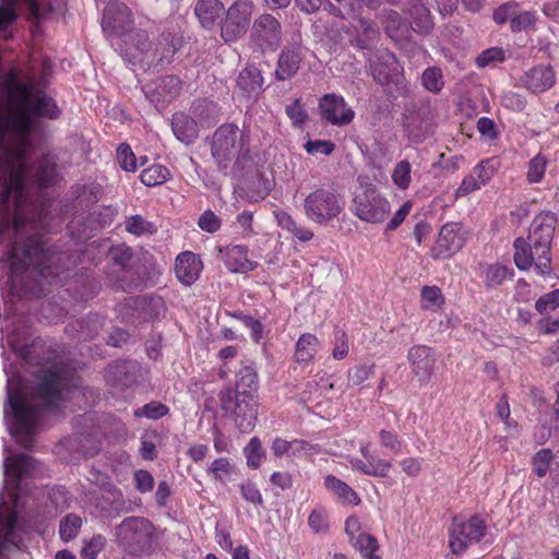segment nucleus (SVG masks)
Here are the masks:
<instances>
[{
  "label": "nucleus",
  "instance_id": "c756f323",
  "mask_svg": "<svg viewBox=\"0 0 559 559\" xmlns=\"http://www.w3.org/2000/svg\"><path fill=\"white\" fill-rule=\"evenodd\" d=\"M171 128L176 138L185 144H190L198 138L197 122L185 112L174 114Z\"/></svg>",
  "mask_w": 559,
  "mask_h": 559
},
{
  "label": "nucleus",
  "instance_id": "ea45409f",
  "mask_svg": "<svg viewBox=\"0 0 559 559\" xmlns=\"http://www.w3.org/2000/svg\"><path fill=\"white\" fill-rule=\"evenodd\" d=\"M512 275V270L500 263L489 264L485 270V285L488 288L500 286Z\"/></svg>",
  "mask_w": 559,
  "mask_h": 559
},
{
  "label": "nucleus",
  "instance_id": "2f4dec72",
  "mask_svg": "<svg viewBox=\"0 0 559 559\" xmlns=\"http://www.w3.org/2000/svg\"><path fill=\"white\" fill-rule=\"evenodd\" d=\"M324 486L336 496L338 501L343 504L357 506L360 503V498L357 492L352 489L345 481L338 479L334 475H328L324 478Z\"/></svg>",
  "mask_w": 559,
  "mask_h": 559
},
{
  "label": "nucleus",
  "instance_id": "e2e57ef3",
  "mask_svg": "<svg viewBox=\"0 0 559 559\" xmlns=\"http://www.w3.org/2000/svg\"><path fill=\"white\" fill-rule=\"evenodd\" d=\"M305 150L309 154L331 155L335 150V144L326 140H309L305 144Z\"/></svg>",
  "mask_w": 559,
  "mask_h": 559
},
{
  "label": "nucleus",
  "instance_id": "864d4df0",
  "mask_svg": "<svg viewBox=\"0 0 559 559\" xmlns=\"http://www.w3.org/2000/svg\"><path fill=\"white\" fill-rule=\"evenodd\" d=\"M117 159L123 170L134 171L136 169V157L128 144H121L117 148Z\"/></svg>",
  "mask_w": 559,
  "mask_h": 559
},
{
  "label": "nucleus",
  "instance_id": "473e14b6",
  "mask_svg": "<svg viewBox=\"0 0 559 559\" xmlns=\"http://www.w3.org/2000/svg\"><path fill=\"white\" fill-rule=\"evenodd\" d=\"M409 15L415 31L421 34H427L432 29L433 22L430 10L426 7L423 0L411 1Z\"/></svg>",
  "mask_w": 559,
  "mask_h": 559
},
{
  "label": "nucleus",
  "instance_id": "2eb2a0df",
  "mask_svg": "<svg viewBox=\"0 0 559 559\" xmlns=\"http://www.w3.org/2000/svg\"><path fill=\"white\" fill-rule=\"evenodd\" d=\"M132 13L121 2L109 3L103 14L102 27L108 37L122 38L131 28Z\"/></svg>",
  "mask_w": 559,
  "mask_h": 559
},
{
  "label": "nucleus",
  "instance_id": "0eeeda50",
  "mask_svg": "<svg viewBox=\"0 0 559 559\" xmlns=\"http://www.w3.org/2000/svg\"><path fill=\"white\" fill-rule=\"evenodd\" d=\"M487 530L486 521L477 514L467 520L453 518L449 530L451 551L454 555L464 552L468 545L479 543L486 536Z\"/></svg>",
  "mask_w": 559,
  "mask_h": 559
},
{
  "label": "nucleus",
  "instance_id": "9d476101",
  "mask_svg": "<svg viewBox=\"0 0 559 559\" xmlns=\"http://www.w3.org/2000/svg\"><path fill=\"white\" fill-rule=\"evenodd\" d=\"M222 408L233 414L234 421L241 432H250L257 421V409L253 400L246 396L234 395L231 389L219 394Z\"/></svg>",
  "mask_w": 559,
  "mask_h": 559
},
{
  "label": "nucleus",
  "instance_id": "a19ab883",
  "mask_svg": "<svg viewBox=\"0 0 559 559\" xmlns=\"http://www.w3.org/2000/svg\"><path fill=\"white\" fill-rule=\"evenodd\" d=\"M82 527V519L74 514L69 513L60 520L59 535L63 542L74 539Z\"/></svg>",
  "mask_w": 559,
  "mask_h": 559
},
{
  "label": "nucleus",
  "instance_id": "69168bd1",
  "mask_svg": "<svg viewBox=\"0 0 559 559\" xmlns=\"http://www.w3.org/2000/svg\"><path fill=\"white\" fill-rule=\"evenodd\" d=\"M230 471L231 465L229 460L226 457H219L212 463L209 473L213 476L215 480L224 483L225 480L223 475H229Z\"/></svg>",
  "mask_w": 559,
  "mask_h": 559
},
{
  "label": "nucleus",
  "instance_id": "8fccbe9b",
  "mask_svg": "<svg viewBox=\"0 0 559 559\" xmlns=\"http://www.w3.org/2000/svg\"><path fill=\"white\" fill-rule=\"evenodd\" d=\"M554 455L551 450L549 449H542L539 450L532 459V464L535 474L538 477L546 476L549 465L552 462Z\"/></svg>",
  "mask_w": 559,
  "mask_h": 559
},
{
  "label": "nucleus",
  "instance_id": "f704fd0d",
  "mask_svg": "<svg viewBox=\"0 0 559 559\" xmlns=\"http://www.w3.org/2000/svg\"><path fill=\"white\" fill-rule=\"evenodd\" d=\"M73 194L76 197L78 204L81 207H90L95 204L102 197L103 189L99 183L78 185L72 188Z\"/></svg>",
  "mask_w": 559,
  "mask_h": 559
},
{
  "label": "nucleus",
  "instance_id": "f8f14e48",
  "mask_svg": "<svg viewBox=\"0 0 559 559\" xmlns=\"http://www.w3.org/2000/svg\"><path fill=\"white\" fill-rule=\"evenodd\" d=\"M252 11L251 0H236L228 8L226 19L221 27V35L225 41H235L246 33Z\"/></svg>",
  "mask_w": 559,
  "mask_h": 559
},
{
  "label": "nucleus",
  "instance_id": "bf43d9fd",
  "mask_svg": "<svg viewBox=\"0 0 559 559\" xmlns=\"http://www.w3.org/2000/svg\"><path fill=\"white\" fill-rule=\"evenodd\" d=\"M379 441L382 448L389 450L394 454H397L402 449V441L399 439V436L393 431L382 429L379 432Z\"/></svg>",
  "mask_w": 559,
  "mask_h": 559
},
{
  "label": "nucleus",
  "instance_id": "bb28decb",
  "mask_svg": "<svg viewBox=\"0 0 559 559\" xmlns=\"http://www.w3.org/2000/svg\"><path fill=\"white\" fill-rule=\"evenodd\" d=\"M380 23L385 34L394 41L402 40L408 34V23L394 10H383L380 14Z\"/></svg>",
  "mask_w": 559,
  "mask_h": 559
},
{
  "label": "nucleus",
  "instance_id": "ddd939ff",
  "mask_svg": "<svg viewBox=\"0 0 559 559\" xmlns=\"http://www.w3.org/2000/svg\"><path fill=\"white\" fill-rule=\"evenodd\" d=\"M402 116L404 132L411 141L420 143L431 133L432 119L428 106L409 104Z\"/></svg>",
  "mask_w": 559,
  "mask_h": 559
},
{
  "label": "nucleus",
  "instance_id": "c85d7f7f",
  "mask_svg": "<svg viewBox=\"0 0 559 559\" xmlns=\"http://www.w3.org/2000/svg\"><path fill=\"white\" fill-rule=\"evenodd\" d=\"M262 84L261 71L254 66L246 67L237 79V86L247 98L257 95L262 88Z\"/></svg>",
  "mask_w": 559,
  "mask_h": 559
},
{
  "label": "nucleus",
  "instance_id": "49530a36",
  "mask_svg": "<svg viewBox=\"0 0 559 559\" xmlns=\"http://www.w3.org/2000/svg\"><path fill=\"white\" fill-rule=\"evenodd\" d=\"M245 454L249 467L255 469L260 466L262 457L264 456V450L258 437L250 439L249 443L245 448Z\"/></svg>",
  "mask_w": 559,
  "mask_h": 559
},
{
  "label": "nucleus",
  "instance_id": "a211bd4d",
  "mask_svg": "<svg viewBox=\"0 0 559 559\" xmlns=\"http://www.w3.org/2000/svg\"><path fill=\"white\" fill-rule=\"evenodd\" d=\"M121 53L131 63L151 60V41L144 29H130L122 38Z\"/></svg>",
  "mask_w": 559,
  "mask_h": 559
},
{
  "label": "nucleus",
  "instance_id": "aec40b11",
  "mask_svg": "<svg viewBox=\"0 0 559 559\" xmlns=\"http://www.w3.org/2000/svg\"><path fill=\"white\" fill-rule=\"evenodd\" d=\"M183 37L176 29H165L160 33L154 50L151 49V60H156V64L164 67L169 64L176 52L182 47Z\"/></svg>",
  "mask_w": 559,
  "mask_h": 559
},
{
  "label": "nucleus",
  "instance_id": "5701e85b",
  "mask_svg": "<svg viewBox=\"0 0 559 559\" xmlns=\"http://www.w3.org/2000/svg\"><path fill=\"white\" fill-rule=\"evenodd\" d=\"M302 58V50L299 45L285 46L278 56L275 78L278 81L293 78L298 72Z\"/></svg>",
  "mask_w": 559,
  "mask_h": 559
},
{
  "label": "nucleus",
  "instance_id": "7c9ffc66",
  "mask_svg": "<svg viewBox=\"0 0 559 559\" xmlns=\"http://www.w3.org/2000/svg\"><path fill=\"white\" fill-rule=\"evenodd\" d=\"M258 376L251 366H243L237 372L234 395L246 396L253 400L258 391Z\"/></svg>",
  "mask_w": 559,
  "mask_h": 559
},
{
  "label": "nucleus",
  "instance_id": "cd10ccee",
  "mask_svg": "<svg viewBox=\"0 0 559 559\" xmlns=\"http://www.w3.org/2000/svg\"><path fill=\"white\" fill-rule=\"evenodd\" d=\"M354 28L357 33L355 39L356 46L360 49H370L380 37V32L376 23L364 16L355 19Z\"/></svg>",
  "mask_w": 559,
  "mask_h": 559
},
{
  "label": "nucleus",
  "instance_id": "f3484780",
  "mask_svg": "<svg viewBox=\"0 0 559 559\" xmlns=\"http://www.w3.org/2000/svg\"><path fill=\"white\" fill-rule=\"evenodd\" d=\"M465 233L459 223L444 224L439 233L433 248V258H448L462 249L465 243Z\"/></svg>",
  "mask_w": 559,
  "mask_h": 559
},
{
  "label": "nucleus",
  "instance_id": "4d7b16f0",
  "mask_svg": "<svg viewBox=\"0 0 559 559\" xmlns=\"http://www.w3.org/2000/svg\"><path fill=\"white\" fill-rule=\"evenodd\" d=\"M504 50L500 47H491L484 50L477 58L476 64L479 68H485L492 62H501L504 60Z\"/></svg>",
  "mask_w": 559,
  "mask_h": 559
},
{
  "label": "nucleus",
  "instance_id": "e433bc0d",
  "mask_svg": "<svg viewBox=\"0 0 559 559\" xmlns=\"http://www.w3.org/2000/svg\"><path fill=\"white\" fill-rule=\"evenodd\" d=\"M277 224L287 231L292 233L297 239L300 241H308L313 237V233L301 226L298 225L294 218L286 212H277L275 214Z\"/></svg>",
  "mask_w": 559,
  "mask_h": 559
},
{
  "label": "nucleus",
  "instance_id": "6e6552de",
  "mask_svg": "<svg viewBox=\"0 0 559 559\" xmlns=\"http://www.w3.org/2000/svg\"><path fill=\"white\" fill-rule=\"evenodd\" d=\"M354 214L370 224L384 222L391 212L389 201L373 187L368 186L354 198Z\"/></svg>",
  "mask_w": 559,
  "mask_h": 559
},
{
  "label": "nucleus",
  "instance_id": "dca6fc26",
  "mask_svg": "<svg viewBox=\"0 0 559 559\" xmlns=\"http://www.w3.org/2000/svg\"><path fill=\"white\" fill-rule=\"evenodd\" d=\"M319 109L321 117L333 126H347L355 117V111L346 104L344 97L334 93L321 97Z\"/></svg>",
  "mask_w": 559,
  "mask_h": 559
},
{
  "label": "nucleus",
  "instance_id": "de8ad7c7",
  "mask_svg": "<svg viewBox=\"0 0 559 559\" xmlns=\"http://www.w3.org/2000/svg\"><path fill=\"white\" fill-rule=\"evenodd\" d=\"M16 526V514L0 515V554L4 550L7 543L11 540L13 530Z\"/></svg>",
  "mask_w": 559,
  "mask_h": 559
},
{
  "label": "nucleus",
  "instance_id": "5fc2aeb1",
  "mask_svg": "<svg viewBox=\"0 0 559 559\" xmlns=\"http://www.w3.org/2000/svg\"><path fill=\"white\" fill-rule=\"evenodd\" d=\"M536 16L534 12L525 11L520 14L514 13L511 20V31L513 33H520L526 31L535 25Z\"/></svg>",
  "mask_w": 559,
  "mask_h": 559
},
{
  "label": "nucleus",
  "instance_id": "052dcab7",
  "mask_svg": "<svg viewBox=\"0 0 559 559\" xmlns=\"http://www.w3.org/2000/svg\"><path fill=\"white\" fill-rule=\"evenodd\" d=\"M240 492L242 498L255 506H262L263 504V498L258 489L257 485L250 480L240 484Z\"/></svg>",
  "mask_w": 559,
  "mask_h": 559
},
{
  "label": "nucleus",
  "instance_id": "f03ea898",
  "mask_svg": "<svg viewBox=\"0 0 559 559\" xmlns=\"http://www.w3.org/2000/svg\"><path fill=\"white\" fill-rule=\"evenodd\" d=\"M64 379L58 371H43L28 395L13 392L8 380V400L4 416L11 435L23 448L31 450L40 417L46 411L56 409L62 400Z\"/></svg>",
  "mask_w": 559,
  "mask_h": 559
},
{
  "label": "nucleus",
  "instance_id": "393cba45",
  "mask_svg": "<svg viewBox=\"0 0 559 559\" xmlns=\"http://www.w3.org/2000/svg\"><path fill=\"white\" fill-rule=\"evenodd\" d=\"M225 12L219 0H198L194 14L204 28H212Z\"/></svg>",
  "mask_w": 559,
  "mask_h": 559
},
{
  "label": "nucleus",
  "instance_id": "79ce46f5",
  "mask_svg": "<svg viewBox=\"0 0 559 559\" xmlns=\"http://www.w3.org/2000/svg\"><path fill=\"white\" fill-rule=\"evenodd\" d=\"M169 413V407L162 402L152 401L134 411V417L157 420Z\"/></svg>",
  "mask_w": 559,
  "mask_h": 559
},
{
  "label": "nucleus",
  "instance_id": "3c124183",
  "mask_svg": "<svg viewBox=\"0 0 559 559\" xmlns=\"http://www.w3.org/2000/svg\"><path fill=\"white\" fill-rule=\"evenodd\" d=\"M105 546L106 538L100 534L94 535L91 539L84 540L81 556L83 559H96Z\"/></svg>",
  "mask_w": 559,
  "mask_h": 559
},
{
  "label": "nucleus",
  "instance_id": "6e6d98bb",
  "mask_svg": "<svg viewBox=\"0 0 559 559\" xmlns=\"http://www.w3.org/2000/svg\"><path fill=\"white\" fill-rule=\"evenodd\" d=\"M420 296L426 309L439 307L443 302L441 289L437 286H424Z\"/></svg>",
  "mask_w": 559,
  "mask_h": 559
},
{
  "label": "nucleus",
  "instance_id": "a878e982",
  "mask_svg": "<svg viewBox=\"0 0 559 559\" xmlns=\"http://www.w3.org/2000/svg\"><path fill=\"white\" fill-rule=\"evenodd\" d=\"M225 264L227 269L234 273H247L257 267V262L248 258V250L241 245L227 248Z\"/></svg>",
  "mask_w": 559,
  "mask_h": 559
},
{
  "label": "nucleus",
  "instance_id": "412c9836",
  "mask_svg": "<svg viewBox=\"0 0 559 559\" xmlns=\"http://www.w3.org/2000/svg\"><path fill=\"white\" fill-rule=\"evenodd\" d=\"M140 369L134 360L115 362L106 371V382L120 390L131 388L139 381Z\"/></svg>",
  "mask_w": 559,
  "mask_h": 559
},
{
  "label": "nucleus",
  "instance_id": "7ed1b4c3",
  "mask_svg": "<svg viewBox=\"0 0 559 559\" xmlns=\"http://www.w3.org/2000/svg\"><path fill=\"white\" fill-rule=\"evenodd\" d=\"M557 217L551 212L538 214L532 222L527 239L514 240V263L520 270L534 271L546 276L551 269V241L556 229Z\"/></svg>",
  "mask_w": 559,
  "mask_h": 559
},
{
  "label": "nucleus",
  "instance_id": "39448f33",
  "mask_svg": "<svg viewBox=\"0 0 559 559\" xmlns=\"http://www.w3.org/2000/svg\"><path fill=\"white\" fill-rule=\"evenodd\" d=\"M370 71L373 80L384 88L386 94L392 97L408 94L409 88L403 75V69L395 55L389 50L377 53L376 60L370 63Z\"/></svg>",
  "mask_w": 559,
  "mask_h": 559
},
{
  "label": "nucleus",
  "instance_id": "c03bdc74",
  "mask_svg": "<svg viewBox=\"0 0 559 559\" xmlns=\"http://www.w3.org/2000/svg\"><path fill=\"white\" fill-rule=\"evenodd\" d=\"M547 164L548 158L540 153L530 160L526 174V178L530 183H537L542 181Z\"/></svg>",
  "mask_w": 559,
  "mask_h": 559
},
{
  "label": "nucleus",
  "instance_id": "338daca9",
  "mask_svg": "<svg viewBox=\"0 0 559 559\" xmlns=\"http://www.w3.org/2000/svg\"><path fill=\"white\" fill-rule=\"evenodd\" d=\"M501 104L513 111H522L526 102L523 96L514 92H507L501 97Z\"/></svg>",
  "mask_w": 559,
  "mask_h": 559
},
{
  "label": "nucleus",
  "instance_id": "774afa93",
  "mask_svg": "<svg viewBox=\"0 0 559 559\" xmlns=\"http://www.w3.org/2000/svg\"><path fill=\"white\" fill-rule=\"evenodd\" d=\"M515 8H516V5L511 2H507V3H503L500 7H498L493 11L495 22L497 24H504L508 21L511 23V20L515 13Z\"/></svg>",
  "mask_w": 559,
  "mask_h": 559
},
{
  "label": "nucleus",
  "instance_id": "13d9d810",
  "mask_svg": "<svg viewBox=\"0 0 559 559\" xmlns=\"http://www.w3.org/2000/svg\"><path fill=\"white\" fill-rule=\"evenodd\" d=\"M559 307V289L545 294L535 304V308L539 313L552 311Z\"/></svg>",
  "mask_w": 559,
  "mask_h": 559
},
{
  "label": "nucleus",
  "instance_id": "72a5a7b5",
  "mask_svg": "<svg viewBox=\"0 0 559 559\" xmlns=\"http://www.w3.org/2000/svg\"><path fill=\"white\" fill-rule=\"evenodd\" d=\"M365 463L359 459H352L349 461L350 466L355 471H359L364 475L373 477H386L391 468V463L386 460H378L374 463L369 460Z\"/></svg>",
  "mask_w": 559,
  "mask_h": 559
},
{
  "label": "nucleus",
  "instance_id": "4c0bfd02",
  "mask_svg": "<svg viewBox=\"0 0 559 559\" xmlns=\"http://www.w3.org/2000/svg\"><path fill=\"white\" fill-rule=\"evenodd\" d=\"M350 544L365 559H381L379 556L374 555L379 546L373 536L361 533L358 534L357 537H352Z\"/></svg>",
  "mask_w": 559,
  "mask_h": 559
},
{
  "label": "nucleus",
  "instance_id": "c9c22d12",
  "mask_svg": "<svg viewBox=\"0 0 559 559\" xmlns=\"http://www.w3.org/2000/svg\"><path fill=\"white\" fill-rule=\"evenodd\" d=\"M319 341L310 333L302 334L296 344L295 358L298 362H309L318 352Z\"/></svg>",
  "mask_w": 559,
  "mask_h": 559
},
{
  "label": "nucleus",
  "instance_id": "b1692460",
  "mask_svg": "<svg viewBox=\"0 0 559 559\" xmlns=\"http://www.w3.org/2000/svg\"><path fill=\"white\" fill-rule=\"evenodd\" d=\"M201 270L202 262L193 252H181L176 259V276L185 286L192 285L199 278Z\"/></svg>",
  "mask_w": 559,
  "mask_h": 559
},
{
  "label": "nucleus",
  "instance_id": "0e129e2a",
  "mask_svg": "<svg viewBox=\"0 0 559 559\" xmlns=\"http://www.w3.org/2000/svg\"><path fill=\"white\" fill-rule=\"evenodd\" d=\"M286 114L293 121V124L297 127H301L308 118L299 99H295L290 105L286 106Z\"/></svg>",
  "mask_w": 559,
  "mask_h": 559
},
{
  "label": "nucleus",
  "instance_id": "4be33fe9",
  "mask_svg": "<svg viewBox=\"0 0 559 559\" xmlns=\"http://www.w3.org/2000/svg\"><path fill=\"white\" fill-rule=\"evenodd\" d=\"M520 82L530 92L538 94L552 87L556 76L550 66L539 64L526 71Z\"/></svg>",
  "mask_w": 559,
  "mask_h": 559
},
{
  "label": "nucleus",
  "instance_id": "09e8293b",
  "mask_svg": "<svg viewBox=\"0 0 559 559\" xmlns=\"http://www.w3.org/2000/svg\"><path fill=\"white\" fill-rule=\"evenodd\" d=\"M411 164L408 160L399 162L392 173V181L400 189H407L411 183Z\"/></svg>",
  "mask_w": 559,
  "mask_h": 559
},
{
  "label": "nucleus",
  "instance_id": "9b49d317",
  "mask_svg": "<svg viewBox=\"0 0 559 559\" xmlns=\"http://www.w3.org/2000/svg\"><path fill=\"white\" fill-rule=\"evenodd\" d=\"M282 26L270 13L258 16L252 24L250 39L254 50L275 51L282 41Z\"/></svg>",
  "mask_w": 559,
  "mask_h": 559
},
{
  "label": "nucleus",
  "instance_id": "37998d69",
  "mask_svg": "<svg viewBox=\"0 0 559 559\" xmlns=\"http://www.w3.org/2000/svg\"><path fill=\"white\" fill-rule=\"evenodd\" d=\"M421 82L427 91L431 93L440 92L443 87V76L441 69L438 67L427 68L423 73Z\"/></svg>",
  "mask_w": 559,
  "mask_h": 559
},
{
  "label": "nucleus",
  "instance_id": "423d86ee",
  "mask_svg": "<svg viewBox=\"0 0 559 559\" xmlns=\"http://www.w3.org/2000/svg\"><path fill=\"white\" fill-rule=\"evenodd\" d=\"M344 209L343 198L333 189L318 188L304 201L306 216L318 224H328L337 217Z\"/></svg>",
  "mask_w": 559,
  "mask_h": 559
},
{
  "label": "nucleus",
  "instance_id": "a18cd8bd",
  "mask_svg": "<svg viewBox=\"0 0 559 559\" xmlns=\"http://www.w3.org/2000/svg\"><path fill=\"white\" fill-rule=\"evenodd\" d=\"M499 160L496 158H488L481 160L477 166L474 167L473 174L478 179L479 183L485 186L496 174L499 167Z\"/></svg>",
  "mask_w": 559,
  "mask_h": 559
},
{
  "label": "nucleus",
  "instance_id": "603ef678",
  "mask_svg": "<svg viewBox=\"0 0 559 559\" xmlns=\"http://www.w3.org/2000/svg\"><path fill=\"white\" fill-rule=\"evenodd\" d=\"M126 229L130 234L140 236L145 233H154V226L152 223L144 219L141 215H132L126 221Z\"/></svg>",
  "mask_w": 559,
  "mask_h": 559
},
{
  "label": "nucleus",
  "instance_id": "20e7f679",
  "mask_svg": "<svg viewBox=\"0 0 559 559\" xmlns=\"http://www.w3.org/2000/svg\"><path fill=\"white\" fill-rule=\"evenodd\" d=\"M250 135L246 130L239 129L234 123L219 126L211 141V154L219 171L227 174L233 164L235 168L241 169L250 157Z\"/></svg>",
  "mask_w": 559,
  "mask_h": 559
},
{
  "label": "nucleus",
  "instance_id": "680f3d73",
  "mask_svg": "<svg viewBox=\"0 0 559 559\" xmlns=\"http://www.w3.org/2000/svg\"><path fill=\"white\" fill-rule=\"evenodd\" d=\"M199 227L206 233H215L221 228V218L213 211H205L198 221Z\"/></svg>",
  "mask_w": 559,
  "mask_h": 559
},
{
  "label": "nucleus",
  "instance_id": "58836bf2",
  "mask_svg": "<svg viewBox=\"0 0 559 559\" xmlns=\"http://www.w3.org/2000/svg\"><path fill=\"white\" fill-rule=\"evenodd\" d=\"M170 178V171L163 165H152L142 170L140 179L146 187L163 185Z\"/></svg>",
  "mask_w": 559,
  "mask_h": 559
},
{
  "label": "nucleus",
  "instance_id": "6ab92c4d",
  "mask_svg": "<svg viewBox=\"0 0 559 559\" xmlns=\"http://www.w3.org/2000/svg\"><path fill=\"white\" fill-rule=\"evenodd\" d=\"M407 359L412 371L421 383H427L433 373L436 355L427 345H415L408 349Z\"/></svg>",
  "mask_w": 559,
  "mask_h": 559
},
{
  "label": "nucleus",
  "instance_id": "1a4fd4ad",
  "mask_svg": "<svg viewBox=\"0 0 559 559\" xmlns=\"http://www.w3.org/2000/svg\"><path fill=\"white\" fill-rule=\"evenodd\" d=\"M3 467L8 496L16 502L20 498L21 481L35 475L37 461L28 454H13L5 457Z\"/></svg>",
  "mask_w": 559,
  "mask_h": 559
},
{
  "label": "nucleus",
  "instance_id": "4468645a",
  "mask_svg": "<svg viewBox=\"0 0 559 559\" xmlns=\"http://www.w3.org/2000/svg\"><path fill=\"white\" fill-rule=\"evenodd\" d=\"M151 522L144 518L130 516L115 528L117 542L130 551L146 543L151 535Z\"/></svg>",
  "mask_w": 559,
  "mask_h": 559
},
{
  "label": "nucleus",
  "instance_id": "f257e3e1",
  "mask_svg": "<svg viewBox=\"0 0 559 559\" xmlns=\"http://www.w3.org/2000/svg\"><path fill=\"white\" fill-rule=\"evenodd\" d=\"M61 111L53 98L33 79L17 81L14 74L0 82V241L10 248L0 259L14 280L32 266L44 280L50 276L53 255L39 230L46 214L29 201L28 188L55 185L57 157L41 155L29 164L46 136L41 119H58Z\"/></svg>",
  "mask_w": 559,
  "mask_h": 559
}]
</instances>
